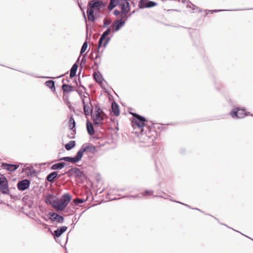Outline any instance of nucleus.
I'll return each mask as SVG.
<instances>
[{"instance_id":"38","label":"nucleus","mask_w":253,"mask_h":253,"mask_svg":"<svg viewBox=\"0 0 253 253\" xmlns=\"http://www.w3.org/2000/svg\"><path fill=\"white\" fill-rule=\"evenodd\" d=\"M188 3L187 4V7H192V9L193 10H195L196 8H197V6L194 4H193L192 3H191L190 1H188Z\"/></svg>"},{"instance_id":"46","label":"nucleus","mask_w":253,"mask_h":253,"mask_svg":"<svg viewBox=\"0 0 253 253\" xmlns=\"http://www.w3.org/2000/svg\"><path fill=\"white\" fill-rule=\"evenodd\" d=\"M107 36L104 35V34H102L100 39L102 40L103 41H104V40H106V39L107 38Z\"/></svg>"},{"instance_id":"11","label":"nucleus","mask_w":253,"mask_h":253,"mask_svg":"<svg viewBox=\"0 0 253 253\" xmlns=\"http://www.w3.org/2000/svg\"><path fill=\"white\" fill-rule=\"evenodd\" d=\"M125 24V21L121 19L116 21L112 25L113 32L119 31Z\"/></svg>"},{"instance_id":"62","label":"nucleus","mask_w":253,"mask_h":253,"mask_svg":"<svg viewBox=\"0 0 253 253\" xmlns=\"http://www.w3.org/2000/svg\"><path fill=\"white\" fill-rule=\"evenodd\" d=\"M195 209V210H199V211H200V210H199V209H197V208H196V209Z\"/></svg>"},{"instance_id":"55","label":"nucleus","mask_w":253,"mask_h":253,"mask_svg":"<svg viewBox=\"0 0 253 253\" xmlns=\"http://www.w3.org/2000/svg\"><path fill=\"white\" fill-rule=\"evenodd\" d=\"M84 19H86V17H85V15L84 13Z\"/></svg>"},{"instance_id":"40","label":"nucleus","mask_w":253,"mask_h":253,"mask_svg":"<svg viewBox=\"0 0 253 253\" xmlns=\"http://www.w3.org/2000/svg\"><path fill=\"white\" fill-rule=\"evenodd\" d=\"M110 31H111V29H110V28H109L105 31H104L103 33V34H104V35L107 36L109 34Z\"/></svg>"},{"instance_id":"25","label":"nucleus","mask_w":253,"mask_h":253,"mask_svg":"<svg viewBox=\"0 0 253 253\" xmlns=\"http://www.w3.org/2000/svg\"><path fill=\"white\" fill-rule=\"evenodd\" d=\"M120 0H110L109 4L108 6V10H111L117 5L119 4Z\"/></svg>"},{"instance_id":"5","label":"nucleus","mask_w":253,"mask_h":253,"mask_svg":"<svg viewBox=\"0 0 253 253\" xmlns=\"http://www.w3.org/2000/svg\"><path fill=\"white\" fill-rule=\"evenodd\" d=\"M0 191L4 194H8L9 192L7 179L1 174H0Z\"/></svg>"},{"instance_id":"57","label":"nucleus","mask_w":253,"mask_h":253,"mask_svg":"<svg viewBox=\"0 0 253 253\" xmlns=\"http://www.w3.org/2000/svg\"><path fill=\"white\" fill-rule=\"evenodd\" d=\"M90 58H92L93 59V57H92V55L91 54H90Z\"/></svg>"},{"instance_id":"27","label":"nucleus","mask_w":253,"mask_h":253,"mask_svg":"<svg viewBox=\"0 0 253 253\" xmlns=\"http://www.w3.org/2000/svg\"><path fill=\"white\" fill-rule=\"evenodd\" d=\"M62 89L64 92H70L73 91V86L71 85L64 84L62 85Z\"/></svg>"},{"instance_id":"49","label":"nucleus","mask_w":253,"mask_h":253,"mask_svg":"<svg viewBox=\"0 0 253 253\" xmlns=\"http://www.w3.org/2000/svg\"><path fill=\"white\" fill-rule=\"evenodd\" d=\"M145 193L146 194H150V195H152L153 194V191H149V190H146L145 192Z\"/></svg>"},{"instance_id":"26","label":"nucleus","mask_w":253,"mask_h":253,"mask_svg":"<svg viewBox=\"0 0 253 253\" xmlns=\"http://www.w3.org/2000/svg\"><path fill=\"white\" fill-rule=\"evenodd\" d=\"M78 65L77 63H75L70 70V77L72 78L76 76Z\"/></svg>"},{"instance_id":"21","label":"nucleus","mask_w":253,"mask_h":253,"mask_svg":"<svg viewBox=\"0 0 253 253\" xmlns=\"http://www.w3.org/2000/svg\"><path fill=\"white\" fill-rule=\"evenodd\" d=\"M71 196L68 193H66L64 194L60 199L64 202L65 205L67 206L71 200Z\"/></svg>"},{"instance_id":"48","label":"nucleus","mask_w":253,"mask_h":253,"mask_svg":"<svg viewBox=\"0 0 253 253\" xmlns=\"http://www.w3.org/2000/svg\"><path fill=\"white\" fill-rule=\"evenodd\" d=\"M120 14H121V19H123L124 18H125L126 16V15L127 14H124L123 13H122V12L121 11Z\"/></svg>"},{"instance_id":"31","label":"nucleus","mask_w":253,"mask_h":253,"mask_svg":"<svg viewBox=\"0 0 253 253\" xmlns=\"http://www.w3.org/2000/svg\"><path fill=\"white\" fill-rule=\"evenodd\" d=\"M147 0H140L138 3V6L139 8L143 9L144 8H146V4H147Z\"/></svg>"},{"instance_id":"23","label":"nucleus","mask_w":253,"mask_h":253,"mask_svg":"<svg viewBox=\"0 0 253 253\" xmlns=\"http://www.w3.org/2000/svg\"><path fill=\"white\" fill-rule=\"evenodd\" d=\"M112 111L114 115L118 116L120 115V110L119 105L115 102L112 104Z\"/></svg>"},{"instance_id":"12","label":"nucleus","mask_w":253,"mask_h":253,"mask_svg":"<svg viewBox=\"0 0 253 253\" xmlns=\"http://www.w3.org/2000/svg\"><path fill=\"white\" fill-rule=\"evenodd\" d=\"M48 215L52 217V220H55L58 223H63L64 221V217L55 212H49Z\"/></svg>"},{"instance_id":"16","label":"nucleus","mask_w":253,"mask_h":253,"mask_svg":"<svg viewBox=\"0 0 253 253\" xmlns=\"http://www.w3.org/2000/svg\"><path fill=\"white\" fill-rule=\"evenodd\" d=\"M79 95L82 98L83 105L91 103V101L88 93L85 92V94L83 95L81 93H79Z\"/></svg>"},{"instance_id":"7","label":"nucleus","mask_w":253,"mask_h":253,"mask_svg":"<svg viewBox=\"0 0 253 253\" xmlns=\"http://www.w3.org/2000/svg\"><path fill=\"white\" fill-rule=\"evenodd\" d=\"M81 155L79 154L78 151L77 155L74 157H64L60 158L59 159L60 161H65L66 162H71L73 164H76L79 162L82 159Z\"/></svg>"},{"instance_id":"39","label":"nucleus","mask_w":253,"mask_h":253,"mask_svg":"<svg viewBox=\"0 0 253 253\" xmlns=\"http://www.w3.org/2000/svg\"><path fill=\"white\" fill-rule=\"evenodd\" d=\"M111 40V38L110 37H107L105 42H104L103 43V46L104 48H105L107 46V45L108 44V43H109V41H110Z\"/></svg>"},{"instance_id":"60","label":"nucleus","mask_w":253,"mask_h":253,"mask_svg":"<svg viewBox=\"0 0 253 253\" xmlns=\"http://www.w3.org/2000/svg\"><path fill=\"white\" fill-rule=\"evenodd\" d=\"M94 64L95 65H97V63H96V62L95 61H94Z\"/></svg>"},{"instance_id":"19","label":"nucleus","mask_w":253,"mask_h":253,"mask_svg":"<svg viewBox=\"0 0 253 253\" xmlns=\"http://www.w3.org/2000/svg\"><path fill=\"white\" fill-rule=\"evenodd\" d=\"M45 202L47 204H49L53 208V205H55L56 200L52 194H48L45 198Z\"/></svg>"},{"instance_id":"33","label":"nucleus","mask_w":253,"mask_h":253,"mask_svg":"<svg viewBox=\"0 0 253 253\" xmlns=\"http://www.w3.org/2000/svg\"><path fill=\"white\" fill-rule=\"evenodd\" d=\"M87 47V42L86 41L84 42L82 45V47L81 49L80 54H82L84 52H85L86 48Z\"/></svg>"},{"instance_id":"53","label":"nucleus","mask_w":253,"mask_h":253,"mask_svg":"<svg viewBox=\"0 0 253 253\" xmlns=\"http://www.w3.org/2000/svg\"><path fill=\"white\" fill-rule=\"evenodd\" d=\"M66 173H68L67 172H64V173H63V174H59V175H58V177H60L61 176V175H64V174H66Z\"/></svg>"},{"instance_id":"45","label":"nucleus","mask_w":253,"mask_h":253,"mask_svg":"<svg viewBox=\"0 0 253 253\" xmlns=\"http://www.w3.org/2000/svg\"><path fill=\"white\" fill-rule=\"evenodd\" d=\"M37 223L38 224H42V225L43 226H47V224H46L45 223H42V221L41 220H40V219L37 220Z\"/></svg>"},{"instance_id":"64","label":"nucleus","mask_w":253,"mask_h":253,"mask_svg":"<svg viewBox=\"0 0 253 253\" xmlns=\"http://www.w3.org/2000/svg\"><path fill=\"white\" fill-rule=\"evenodd\" d=\"M186 0H184V1H183V2H185V1H186Z\"/></svg>"},{"instance_id":"42","label":"nucleus","mask_w":253,"mask_h":253,"mask_svg":"<svg viewBox=\"0 0 253 253\" xmlns=\"http://www.w3.org/2000/svg\"><path fill=\"white\" fill-rule=\"evenodd\" d=\"M73 212V210H71L69 208H67L65 211V212L68 213L69 214H72Z\"/></svg>"},{"instance_id":"58","label":"nucleus","mask_w":253,"mask_h":253,"mask_svg":"<svg viewBox=\"0 0 253 253\" xmlns=\"http://www.w3.org/2000/svg\"><path fill=\"white\" fill-rule=\"evenodd\" d=\"M80 86H81V87H83V88H84V86H83V85H81V84H80Z\"/></svg>"},{"instance_id":"10","label":"nucleus","mask_w":253,"mask_h":253,"mask_svg":"<svg viewBox=\"0 0 253 253\" xmlns=\"http://www.w3.org/2000/svg\"><path fill=\"white\" fill-rule=\"evenodd\" d=\"M67 173H70L71 175L74 174L76 178H80L84 176L83 172L78 168H74L70 169Z\"/></svg>"},{"instance_id":"51","label":"nucleus","mask_w":253,"mask_h":253,"mask_svg":"<svg viewBox=\"0 0 253 253\" xmlns=\"http://www.w3.org/2000/svg\"><path fill=\"white\" fill-rule=\"evenodd\" d=\"M130 197H132V198H137L138 197V195H135V196H132V195H131L129 196Z\"/></svg>"},{"instance_id":"28","label":"nucleus","mask_w":253,"mask_h":253,"mask_svg":"<svg viewBox=\"0 0 253 253\" xmlns=\"http://www.w3.org/2000/svg\"><path fill=\"white\" fill-rule=\"evenodd\" d=\"M45 85L49 87L52 91H55V82L52 80H48L45 83Z\"/></svg>"},{"instance_id":"56","label":"nucleus","mask_w":253,"mask_h":253,"mask_svg":"<svg viewBox=\"0 0 253 253\" xmlns=\"http://www.w3.org/2000/svg\"><path fill=\"white\" fill-rule=\"evenodd\" d=\"M43 218L45 221H47V219L45 217H43Z\"/></svg>"},{"instance_id":"61","label":"nucleus","mask_w":253,"mask_h":253,"mask_svg":"<svg viewBox=\"0 0 253 253\" xmlns=\"http://www.w3.org/2000/svg\"><path fill=\"white\" fill-rule=\"evenodd\" d=\"M156 167L157 168V164L156 163Z\"/></svg>"},{"instance_id":"44","label":"nucleus","mask_w":253,"mask_h":253,"mask_svg":"<svg viewBox=\"0 0 253 253\" xmlns=\"http://www.w3.org/2000/svg\"><path fill=\"white\" fill-rule=\"evenodd\" d=\"M120 13H121V12L119 10L115 9L114 11V14L116 16H118V15H120Z\"/></svg>"},{"instance_id":"41","label":"nucleus","mask_w":253,"mask_h":253,"mask_svg":"<svg viewBox=\"0 0 253 253\" xmlns=\"http://www.w3.org/2000/svg\"><path fill=\"white\" fill-rule=\"evenodd\" d=\"M103 41L100 39H99L98 43V46L99 48H100L101 46L103 44Z\"/></svg>"},{"instance_id":"8","label":"nucleus","mask_w":253,"mask_h":253,"mask_svg":"<svg viewBox=\"0 0 253 253\" xmlns=\"http://www.w3.org/2000/svg\"><path fill=\"white\" fill-rule=\"evenodd\" d=\"M30 183V181L26 179L21 180L17 183V188L20 191H24L29 187Z\"/></svg>"},{"instance_id":"20","label":"nucleus","mask_w":253,"mask_h":253,"mask_svg":"<svg viewBox=\"0 0 253 253\" xmlns=\"http://www.w3.org/2000/svg\"><path fill=\"white\" fill-rule=\"evenodd\" d=\"M57 176H58V172L54 171L47 175L46 177V180L49 182H52Z\"/></svg>"},{"instance_id":"3","label":"nucleus","mask_w":253,"mask_h":253,"mask_svg":"<svg viewBox=\"0 0 253 253\" xmlns=\"http://www.w3.org/2000/svg\"><path fill=\"white\" fill-rule=\"evenodd\" d=\"M91 115L93 119V124L95 125L98 126L99 124L102 123L105 114L100 109L98 105H95L94 106V113H92Z\"/></svg>"},{"instance_id":"24","label":"nucleus","mask_w":253,"mask_h":253,"mask_svg":"<svg viewBox=\"0 0 253 253\" xmlns=\"http://www.w3.org/2000/svg\"><path fill=\"white\" fill-rule=\"evenodd\" d=\"M86 128L87 132L90 135H92L94 134L95 131L91 123L88 121L86 122Z\"/></svg>"},{"instance_id":"2","label":"nucleus","mask_w":253,"mask_h":253,"mask_svg":"<svg viewBox=\"0 0 253 253\" xmlns=\"http://www.w3.org/2000/svg\"><path fill=\"white\" fill-rule=\"evenodd\" d=\"M88 8L87 10V15L89 21L94 22L95 17L94 16V11L95 10H99L103 8L104 4L101 0H92L88 3Z\"/></svg>"},{"instance_id":"34","label":"nucleus","mask_w":253,"mask_h":253,"mask_svg":"<svg viewBox=\"0 0 253 253\" xmlns=\"http://www.w3.org/2000/svg\"><path fill=\"white\" fill-rule=\"evenodd\" d=\"M157 3L154 1L147 0L146 8L152 7L156 5Z\"/></svg>"},{"instance_id":"29","label":"nucleus","mask_w":253,"mask_h":253,"mask_svg":"<svg viewBox=\"0 0 253 253\" xmlns=\"http://www.w3.org/2000/svg\"><path fill=\"white\" fill-rule=\"evenodd\" d=\"M75 146V141L72 140L70 141L69 143H67L65 147L66 150H70L74 148Z\"/></svg>"},{"instance_id":"18","label":"nucleus","mask_w":253,"mask_h":253,"mask_svg":"<svg viewBox=\"0 0 253 253\" xmlns=\"http://www.w3.org/2000/svg\"><path fill=\"white\" fill-rule=\"evenodd\" d=\"M67 229V227L63 226L58 228L54 231V236L56 237H59Z\"/></svg>"},{"instance_id":"4","label":"nucleus","mask_w":253,"mask_h":253,"mask_svg":"<svg viewBox=\"0 0 253 253\" xmlns=\"http://www.w3.org/2000/svg\"><path fill=\"white\" fill-rule=\"evenodd\" d=\"M95 151L96 147L90 143L84 144L78 151L79 154L81 155L82 158L83 157L84 153L86 154H94Z\"/></svg>"},{"instance_id":"22","label":"nucleus","mask_w":253,"mask_h":253,"mask_svg":"<svg viewBox=\"0 0 253 253\" xmlns=\"http://www.w3.org/2000/svg\"><path fill=\"white\" fill-rule=\"evenodd\" d=\"M66 163L64 162H60L53 164L50 168L52 170L61 169L64 168Z\"/></svg>"},{"instance_id":"59","label":"nucleus","mask_w":253,"mask_h":253,"mask_svg":"<svg viewBox=\"0 0 253 253\" xmlns=\"http://www.w3.org/2000/svg\"><path fill=\"white\" fill-rule=\"evenodd\" d=\"M63 76H64L63 75H61V76H59L58 77H63Z\"/></svg>"},{"instance_id":"15","label":"nucleus","mask_w":253,"mask_h":253,"mask_svg":"<svg viewBox=\"0 0 253 253\" xmlns=\"http://www.w3.org/2000/svg\"><path fill=\"white\" fill-rule=\"evenodd\" d=\"M84 111L86 116H88L90 115H92L93 113V106L91 103L85 104L83 105Z\"/></svg>"},{"instance_id":"30","label":"nucleus","mask_w":253,"mask_h":253,"mask_svg":"<svg viewBox=\"0 0 253 253\" xmlns=\"http://www.w3.org/2000/svg\"><path fill=\"white\" fill-rule=\"evenodd\" d=\"M93 78L98 83H101L102 82L103 78L100 75L97 74L96 73H94L93 74Z\"/></svg>"},{"instance_id":"32","label":"nucleus","mask_w":253,"mask_h":253,"mask_svg":"<svg viewBox=\"0 0 253 253\" xmlns=\"http://www.w3.org/2000/svg\"><path fill=\"white\" fill-rule=\"evenodd\" d=\"M87 199L76 198L74 200V203L75 205H78L79 204L84 203Z\"/></svg>"},{"instance_id":"36","label":"nucleus","mask_w":253,"mask_h":253,"mask_svg":"<svg viewBox=\"0 0 253 253\" xmlns=\"http://www.w3.org/2000/svg\"><path fill=\"white\" fill-rule=\"evenodd\" d=\"M146 128H147V129L146 130L145 133V134H147V135L148 136L149 135L151 136L152 134L153 135V134L152 133V132L153 131H156L155 130H154L153 129H151V128H150L148 127H147Z\"/></svg>"},{"instance_id":"17","label":"nucleus","mask_w":253,"mask_h":253,"mask_svg":"<svg viewBox=\"0 0 253 253\" xmlns=\"http://www.w3.org/2000/svg\"><path fill=\"white\" fill-rule=\"evenodd\" d=\"M69 127L73 132L72 133V134L74 135L76 133V122L73 116H71L69 118Z\"/></svg>"},{"instance_id":"63","label":"nucleus","mask_w":253,"mask_h":253,"mask_svg":"<svg viewBox=\"0 0 253 253\" xmlns=\"http://www.w3.org/2000/svg\"><path fill=\"white\" fill-rule=\"evenodd\" d=\"M143 195V196H145V194H143V195Z\"/></svg>"},{"instance_id":"6","label":"nucleus","mask_w":253,"mask_h":253,"mask_svg":"<svg viewBox=\"0 0 253 253\" xmlns=\"http://www.w3.org/2000/svg\"><path fill=\"white\" fill-rule=\"evenodd\" d=\"M121 8V12L124 14H128L130 11L129 3L127 0H121L118 4Z\"/></svg>"},{"instance_id":"47","label":"nucleus","mask_w":253,"mask_h":253,"mask_svg":"<svg viewBox=\"0 0 253 253\" xmlns=\"http://www.w3.org/2000/svg\"><path fill=\"white\" fill-rule=\"evenodd\" d=\"M69 105V108L70 110H72L73 109V111H75V110H74V107L70 104V102L68 100V102H67Z\"/></svg>"},{"instance_id":"9","label":"nucleus","mask_w":253,"mask_h":253,"mask_svg":"<svg viewBox=\"0 0 253 253\" xmlns=\"http://www.w3.org/2000/svg\"><path fill=\"white\" fill-rule=\"evenodd\" d=\"M231 115L233 118H242L247 114L245 113L244 109H238V110L234 109L231 112Z\"/></svg>"},{"instance_id":"50","label":"nucleus","mask_w":253,"mask_h":253,"mask_svg":"<svg viewBox=\"0 0 253 253\" xmlns=\"http://www.w3.org/2000/svg\"><path fill=\"white\" fill-rule=\"evenodd\" d=\"M223 10H210L209 11L211 12H217V11H222Z\"/></svg>"},{"instance_id":"13","label":"nucleus","mask_w":253,"mask_h":253,"mask_svg":"<svg viewBox=\"0 0 253 253\" xmlns=\"http://www.w3.org/2000/svg\"><path fill=\"white\" fill-rule=\"evenodd\" d=\"M66 207L67 206L60 199L56 200L55 205H53V208L58 211L64 210Z\"/></svg>"},{"instance_id":"35","label":"nucleus","mask_w":253,"mask_h":253,"mask_svg":"<svg viewBox=\"0 0 253 253\" xmlns=\"http://www.w3.org/2000/svg\"><path fill=\"white\" fill-rule=\"evenodd\" d=\"M154 197H163V198H164V199H169V200H171V201H172L175 202L179 203L181 204H182V205H184V206H186V207H187L190 208V206H189V205H186V204H183V203H180V202H177V201H175V200H171V199H170L169 198V196H167V197H163V196H162L154 195Z\"/></svg>"},{"instance_id":"14","label":"nucleus","mask_w":253,"mask_h":253,"mask_svg":"<svg viewBox=\"0 0 253 253\" xmlns=\"http://www.w3.org/2000/svg\"><path fill=\"white\" fill-rule=\"evenodd\" d=\"M1 167L3 169H5L7 170L10 171H13L15 170L18 168V166L14 164H9L7 163H2L1 164Z\"/></svg>"},{"instance_id":"1","label":"nucleus","mask_w":253,"mask_h":253,"mask_svg":"<svg viewBox=\"0 0 253 253\" xmlns=\"http://www.w3.org/2000/svg\"><path fill=\"white\" fill-rule=\"evenodd\" d=\"M133 117L131 121L132 126L133 128L138 129L140 132L139 135L140 140L141 142L144 143L151 144L155 140L157 136V132L153 131L151 136H147L145 132H143L144 128L145 126V122L146 119L144 117L140 116L135 113H132Z\"/></svg>"},{"instance_id":"37","label":"nucleus","mask_w":253,"mask_h":253,"mask_svg":"<svg viewBox=\"0 0 253 253\" xmlns=\"http://www.w3.org/2000/svg\"><path fill=\"white\" fill-rule=\"evenodd\" d=\"M111 23V20H108L107 19H104L103 21V28L107 27Z\"/></svg>"},{"instance_id":"43","label":"nucleus","mask_w":253,"mask_h":253,"mask_svg":"<svg viewBox=\"0 0 253 253\" xmlns=\"http://www.w3.org/2000/svg\"><path fill=\"white\" fill-rule=\"evenodd\" d=\"M99 50H100V48L98 47V46L97 47V49H96V52H97V54H96V55L95 57V59H97V58H98V57H99Z\"/></svg>"},{"instance_id":"54","label":"nucleus","mask_w":253,"mask_h":253,"mask_svg":"<svg viewBox=\"0 0 253 253\" xmlns=\"http://www.w3.org/2000/svg\"><path fill=\"white\" fill-rule=\"evenodd\" d=\"M84 60H85V56H84L83 57V58H82V62H83Z\"/></svg>"},{"instance_id":"52","label":"nucleus","mask_w":253,"mask_h":253,"mask_svg":"<svg viewBox=\"0 0 253 253\" xmlns=\"http://www.w3.org/2000/svg\"><path fill=\"white\" fill-rule=\"evenodd\" d=\"M134 13V11H132V13H131L130 14H129L128 15V16L127 17H127H128L131 16V15H132V14H133Z\"/></svg>"}]
</instances>
